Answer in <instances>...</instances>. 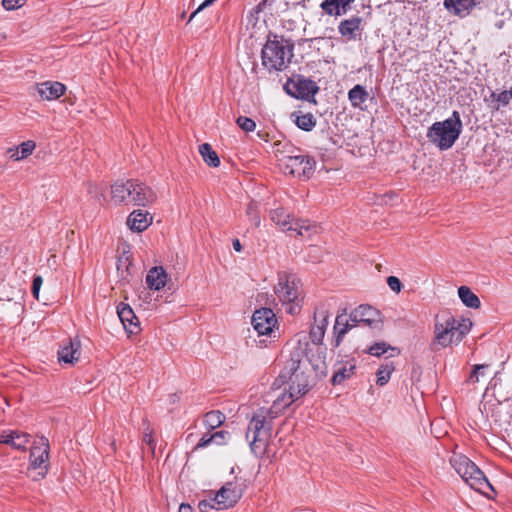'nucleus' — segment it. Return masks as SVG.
<instances>
[{
  "label": "nucleus",
  "mask_w": 512,
  "mask_h": 512,
  "mask_svg": "<svg viewBox=\"0 0 512 512\" xmlns=\"http://www.w3.org/2000/svg\"><path fill=\"white\" fill-rule=\"evenodd\" d=\"M307 349L308 342L303 343L299 340L298 346L284 363L274 385L278 382L288 383L289 388L302 397L311 388L310 369L317 375H326V348H318L317 356L308 354Z\"/></svg>",
  "instance_id": "obj_1"
},
{
  "label": "nucleus",
  "mask_w": 512,
  "mask_h": 512,
  "mask_svg": "<svg viewBox=\"0 0 512 512\" xmlns=\"http://www.w3.org/2000/svg\"><path fill=\"white\" fill-rule=\"evenodd\" d=\"M300 396L290 388L282 392L269 410L261 409L256 413L247 428L246 439L250 441L251 451L256 455L264 454L272 431V420Z\"/></svg>",
  "instance_id": "obj_2"
},
{
  "label": "nucleus",
  "mask_w": 512,
  "mask_h": 512,
  "mask_svg": "<svg viewBox=\"0 0 512 512\" xmlns=\"http://www.w3.org/2000/svg\"><path fill=\"white\" fill-rule=\"evenodd\" d=\"M111 200L116 205L146 206L156 200V194L144 183L127 180L111 186Z\"/></svg>",
  "instance_id": "obj_3"
},
{
  "label": "nucleus",
  "mask_w": 512,
  "mask_h": 512,
  "mask_svg": "<svg viewBox=\"0 0 512 512\" xmlns=\"http://www.w3.org/2000/svg\"><path fill=\"white\" fill-rule=\"evenodd\" d=\"M450 464L472 489L484 494L488 498H492L495 490L487 480L483 472L468 457L453 453L450 457Z\"/></svg>",
  "instance_id": "obj_4"
},
{
  "label": "nucleus",
  "mask_w": 512,
  "mask_h": 512,
  "mask_svg": "<svg viewBox=\"0 0 512 512\" xmlns=\"http://www.w3.org/2000/svg\"><path fill=\"white\" fill-rule=\"evenodd\" d=\"M462 121L458 111H453L451 117L444 121L435 122L427 131L428 140L440 150L451 148L462 132Z\"/></svg>",
  "instance_id": "obj_5"
},
{
  "label": "nucleus",
  "mask_w": 512,
  "mask_h": 512,
  "mask_svg": "<svg viewBox=\"0 0 512 512\" xmlns=\"http://www.w3.org/2000/svg\"><path fill=\"white\" fill-rule=\"evenodd\" d=\"M274 292L279 301L286 306L287 313L295 315L300 312L302 301L301 282L295 275L280 274Z\"/></svg>",
  "instance_id": "obj_6"
},
{
  "label": "nucleus",
  "mask_w": 512,
  "mask_h": 512,
  "mask_svg": "<svg viewBox=\"0 0 512 512\" xmlns=\"http://www.w3.org/2000/svg\"><path fill=\"white\" fill-rule=\"evenodd\" d=\"M293 57V45L283 38L268 40L262 49V63L268 70L281 71Z\"/></svg>",
  "instance_id": "obj_7"
},
{
  "label": "nucleus",
  "mask_w": 512,
  "mask_h": 512,
  "mask_svg": "<svg viewBox=\"0 0 512 512\" xmlns=\"http://www.w3.org/2000/svg\"><path fill=\"white\" fill-rule=\"evenodd\" d=\"M270 219L284 232H295L297 236L310 237L317 230L307 220H294L291 215L279 207L270 211Z\"/></svg>",
  "instance_id": "obj_8"
},
{
  "label": "nucleus",
  "mask_w": 512,
  "mask_h": 512,
  "mask_svg": "<svg viewBox=\"0 0 512 512\" xmlns=\"http://www.w3.org/2000/svg\"><path fill=\"white\" fill-rule=\"evenodd\" d=\"M315 160L309 156L298 154V155H286L281 152L279 158V166L285 174L292 175L294 177L310 178L314 172Z\"/></svg>",
  "instance_id": "obj_9"
},
{
  "label": "nucleus",
  "mask_w": 512,
  "mask_h": 512,
  "mask_svg": "<svg viewBox=\"0 0 512 512\" xmlns=\"http://www.w3.org/2000/svg\"><path fill=\"white\" fill-rule=\"evenodd\" d=\"M330 312L323 304L314 311V322L310 328L309 337L312 345L308 343L307 353L317 355L318 348H324L322 345L327 326L329 324Z\"/></svg>",
  "instance_id": "obj_10"
},
{
  "label": "nucleus",
  "mask_w": 512,
  "mask_h": 512,
  "mask_svg": "<svg viewBox=\"0 0 512 512\" xmlns=\"http://www.w3.org/2000/svg\"><path fill=\"white\" fill-rule=\"evenodd\" d=\"M49 441L45 437L36 439L30 449V468L37 470V476L42 479L46 476L49 469Z\"/></svg>",
  "instance_id": "obj_11"
},
{
  "label": "nucleus",
  "mask_w": 512,
  "mask_h": 512,
  "mask_svg": "<svg viewBox=\"0 0 512 512\" xmlns=\"http://www.w3.org/2000/svg\"><path fill=\"white\" fill-rule=\"evenodd\" d=\"M454 316L449 312H442L435 317L434 338L432 341V349L438 351L451 345V335L449 329L453 328Z\"/></svg>",
  "instance_id": "obj_12"
},
{
  "label": "nucleus",
  "mask_w": 512,
  "mask_h": 512,
  "mask_svg": "<svg viewBox=\"0 0 512 512\" xmlns=\"http://www.w3.org/2000/svg\"><path fill=\"white\" fill-rule=\"evenodd\" d=\"M243 492V483L228 482L217 492L213 501H215L218 510L227 509L237 503Z\"/></svg>",
  "instance_id": "obj_13"
},
{
  "label": "nucleus",
  "mask_w": 512,
  "mask_h": 512,
  "mask_svg": "<svg viewBox=\"0 0 512 512\" xmlns=\"http://www.w3.org/2000/svg\"><path fill=\"white\" fill-rule=\"evenodd\" d=\"M350 321L357 323L358 325L369 326L378 330L382 328L379 311L369 305H360L356 308L350 314Z\"/></svg>",
  "instance_id": "obj_14"
},
{
  "label": "nucleus",
  "mask_w": 512,
  "mask_h": 512,
  "mask_svg": "<svg viewBox=\"0 0 512 512\" xmlns=\"http://www.w3.org/2000/svg\"><path fill=\"white\" fill-rule=\"evenodd\" d=\"M285 90L293 97L308 99L318 92L319 87L310 79L298 77L296 80H288Z\"/></svg>",
  "instance_id": "obj_15"
},
{
  "label": "nucleus",
  "mask_w": 512,
  "mask_h": 512,
  "mask_svg": "<svg viewBox=\"0 0 512 512\" xmlns=\"http://www.w3.org/2000/svg\"><path fill=\"white\" fill-rule=\"evenodd\" d=\"M251 322L259 335H268L273 331L277 320L270 308H261L254 312Z\"/></svg>",
  "instance_id": "obj_16"
},
{
  "label": "nucleus",
  "mask_w": 512,
  "mask_h": 512,
  "mask_svg": "<svg viewBox=\"0 0 512 512\" xmlns=\"http://www.w3.org/2000/svg\"><path fill=\"white\" fill-rule=\"evenodd\" d=\"M36 91L42 100L52 101L65 93L66 86L58 81H45L36 85Z\"/></svg>",
  "instance_id": "obj_17"
},
{
  "label": "nucleus",
  "mask_w": 512,
  "mask_h": 512,
  "mask_svg": "<svg viewBox=\"0 0 512 512\" xmlns=\"http://www.w3.org/2000/svg\"><path fill=\"white\" fill-rule=\"evenodd\" d=\"M362 19L358 16H353L340 22L338 26L339 33L347 41L356 40L361 34Z\"/></svg>",
  "instance_id": "obj_18"
},
{
  "label": "nucleus",
  "mask_w": 512,
  "mask_h": 512,
  "mask_svg": "<svg viewBox=\"0 0 512 512\" xmlns=\"http://www.w3.org/2000/svg\"><path fill=\"white\" fill-rule=\"evenodd\" d=\"M81 343L78 339H70L68 344L58 351V360L66 364H74L80 357Z\"/></svg>",
  "instance_id": "obj_19"
},
{
  "label": "nucleus",
  "mask_w": 512,
  "mask_h": 512,
  "mask_svg": "<svg viewBox=\"0 0 512 512\" xmlns=\"http://www.w3.org/2000/svg\"><path fill=\"white\" fill-rule=\"evenodd\" d=\"M444 7L454 15L463 18L478 6L474 0H444Z\"/></svg>",
  "instance_id": "obj_20"
},
{
  "label": "nucleus",
  "mask_w": 512,
  "mask_h": 512,
  "mask_svg": "<svg viewBox=\"0 0 512 512\" xmlns=\"http://www.w3.org/2000/svg\"><path fill=\"white\" fill-rule=\"evenodd\" d=\"M117 313L124 328L129 330L130 333H135V329H138V319L132 308L128 304L120 303L117 307Z\"/></svg>",
  "instance_id": "obj_21"
},
{
  "label": "nucleus",
  "mask_w": 512,
  "mask_h": 512,
  "mask_svg": "<svg viewBox=\"0 0 512 512\" xmlns=\"http://www.w3.org/2000/svg\"><path fill=\"white\" fill-rule=\"evenodd\" d=\"M355 0H324L320 7L330 16H341L347 13L351 3Z\"/></svg>",
  "instance_id": "obj_22"
},
{
  "label": "nucleus",
  "mask_w": 512,
  "mask_h": 512,
  "mask_svg": "<svg viewBox=\"0 0 512 512\" xmlns=\"http://www.w3.org/2000/svg\"><path fill=\"white\" fill-rule=\"evenodd\" d=\"M151 220L148 212L134 210L127 219V225L132 231L142 232L151 224Z\"/></svg>",
  "instance_id": "obj_23"
},
{
  "label": "nucleus",
  "mask_w": 512,
  "mask_h": 512,
  "mask_svg": "<svg viewBox=\"0 0 512 512\" xmlns=\"http://www.w3.org/2000/svg\"><path fill=\"white\" fill-rule=\"evenodd\" d=\"M368 98L369 93L367 89L360 84L355 85L348 92V99L351 105L359 110H365L364 104L368 100Z\"/></svg>",
  "instance_id": "obj_24"
},
{
  "label": "nucleus",
  "mask_w": 512,
  "mask_h": 512,
  "mask_svg": "<svg viewBox=\"0 0 512 512\" xmlns=\"http://www.w3.org/2000/svg\"><path fill=\"white\" fill-rule=\"evenodd\" d=\"M167 274L163 267H153L146 276V283L149 288L160 290L166 285Z\"/></svg>",
  "instance_id": "obj_25"
},
{
  "label": "nucleus",
  "mask_w": 512,
  "mask_h": 512,
  "mask_svg": "<svg viewBox=\"0 0 512 512\" xmlns=\"http://www.w3.org/2000/svg\"><path fill=\"white\" fill-rule=\"evenodd\" d=\"M357 323H353L349 320H345L342 315H338L336 317L335 325H334V332L336 334L335 340H334V347H338L342 341V338L344 335L353 327H357Z\"/></svg>",
  "instance_id": "obj_26"
},
{
  "label": "nucleus",
  "mask_w": 512,
  "mask_h": 512,
  "mask_svg": "<svg viewBox=\"0 0 512 512\" xmlns=\"http://www.w3.org/2000/svg\"><path fill=\"white\" fill-rule=\"evenodd\" d=\"M355 369V365L351 362H346L345 364H341L338 368L335 369L332 376V384L340 385L346 379L350 378Z\"/></svg>",
  "instance_id": "obj_27"
},
{
  "label": "nucleus",
  "mask_w": 512,
  "mask_h": 512,
  "mask_svg": "<svg viewBox=\"0 0 512 512\" xmlns=\"http://www.w3.org/2000/svg\"><path fill=\"white\" fill-rule=\"evenodd\" d=\"M458 295L462 303L469 308L477 309L481 305L478 296L467 286H461L458 289Z\"/></svg>",
  "instance_id": "obj_28"
},
{
  "label": "nucleus",
  "mask_w": 512,
  "mask_h": 512,
  "mask_svg": "<svg viewBox=\"0 0 512 512\" xmlns=\"http://www.w3.org/2000/svg\"><path fill=\"white\" fill-rule=\"evenodd\" d=\"M199 153L201 154L204 162L210 167H218L220 159L217 153L212 149L208 143H203L199 146Z\"/></svg>",
  "instance_id": "obj_29"
},
{
  "label": "nucleus",
  "mask_w": 512,
  "mask_h": 512,
  "mask_svg": "<svg viewBox=\"0 0 512 512\" xmlns=\"http://www.w3.org/2000/svg\"><path fill=\"white\" fill-rule=\"evenodd\" d=\"M225 421V415L219 410H213L204 415L203 422L209 430H214Z\"/></svg>",
  "instance_id": "obj_30"
},
{
  "label": "nucleus",
  "mask_w": 512,
  "mask_h": 512,
  "mask_svg": "<svg viewBox=\"0 0 512 512\" xmlns=\"http://www.w3.org/2000/svg\"><path fill=\"white\" fill-rule=\"evenodd\" d=\"M28 443H29V435L24 432L17 431V430H13L11 440L6 441L7 445H10L12 448H14L16 450H22V451H24L26 449V446Z\"/></svg>",
  "instance_id": "obj_31"
},
{
  "label": "nucleus",
  "mask_w": 512,
  "mask_h": 512,
  "mask_svg": "<svg viewBox=\"0 0 512 512\" xmlns=\"http://www.w3.org/2000/svg\"><path fill=\"white\" fill-rule=\"evenodd\" d=\"M390 352V357H394L400 353V351L396 347H392L386 342H377L369 347L368 353L373 356H381L386 352Z\"/></svg>",
  "instance_id": "obj_32"
},
{
  "label": "nucleus",
  "mask_w": 512,
  "mask_h": 512,
  "mask_svg": "<svg viewBox=\"0 0 512 512\" xmlns=\"http://www.w3.org/2000/svg\"><path fill=\"white\" fill-rule=\"evenodd\" d=\"M394 371V366L392 363H386L381 365L376 373L377 380L376 383L379 386H384L388 383L391 373Z\"/></svg>",
  "instance_id": "obj_33"
},
{
  "label": "nucleus",
  "mask_w": 512,
  "mask_h": 512,
  "mask_svg": "<svg viewBox=\"0 0 512 512\" xmlns=\"http://www.w3.org/2000/svg\"><path fill=\"white\" fill-rule=\"evenodd\" d=\"M490 97L493 101L498 103L497 105L493 106V109L499 110L500 105L507 106L512 100V88L509 90H504L500 93L492 92Z\"/></svg>",
  "instance_id": "obj_34"
},
{
  "label": "nucleus",
  "mask_w": 512,
  "mask_h": 512,
  "mask_svg": "<svg viewBox=\"0 0 512 512\" xmlns=\"http://www.w3.org/2000/svg\"><path fill=\"white\" fill-rule=\"evenodd\" d=\"M295 123L304 131H311L316 125V120L311 113H307L296 116Z\"/></svg>",
  "instance_id": "obj_35"
},
{
  "label": "nucleus",
  "mask_w": 512,
  "mask_h": 512,
  "mask_svg": "<svg viewBox=\"0 0 512 512\" xmlns=\"http://www.w3.org/2000/svg\"><path fill=\"white\" fill-rule=\"evenodd\" d=\"M456 329L458 331V341H462L464 337L469 333V331L472 328V322L469 319H462L461 321H458L456 319Z\"/></svg>",
  "instance_id": "obj_36"
},
{
  "label": "nucleus",
  "mask_w": 512,
  "mask_h": 512,
  "mask_svg": "<svg viewBox=\"0 0 512 512\" xmlns=\"http://www.w3.org/2000/svg\"><path fill=\"white\" fill-rule=\"evenodd\" d=\"M246 214L249 216L250 220L253 222L255 227H259L261 220L257 210V205L255 202H250L246 209Z\"/></svg>",
  "instance_id": "obj_37"
},
{
  "label": "nucleus",
  "mask_w": 512,
  "mask_h": 512,
  "mask_svg": "<svg viewBox=\"0 0 512 512\" xmlns=\"http://www.w3.org/2000/svg\"><path fill=\"white\" fill-rule=\"evenodd\" d=\"M236 123L242 130H244L246 132H252L256 128V124H255L254 120H252L248 117L239 116L236 120Z\"/></svg>",
  "instance_id": "obj_38"
},
{
  "label": "nucleus",
  "mask_w": 512,
  "mask_h": 512,
  "mask_svg": "<svg viewBox=\"0 0 512 512\" xmlns=\"http://www.w3.org/2000/svg\"><path fill=\"white\" fill-rule=\"evenodd\" d=\"M19 148L21 150V158L25 159L33 153V151L36 148V144L32 140H28V141L22 142L19 145Z\"/></svg>",
  "instance_id": "obj_39"
},
{
  "label": "nucleus",
  "mask_w": 512,
  "mask_h": 512,
  "mask_svg": "<svg viewBox=\"0 0 512 512\" xmlns=\"http://www.w3.org/2000/svg\"><path fill=\"white\" fill-rule=\"evenodd\" d=\"M211 435H212L213 443H215L217 445L226 444L230 438V433L227 431H224V430L217 431Z\"/></svg>",
  "instance_id": "obj_40"
},
{
  "label": "nucleus",
  "mask_w": 512,
  "mask_h": 512,
  "mask_svg": "<svg viewBox=\"0 0 512 512\" xmlns=\"http://www.w3.org/2000/svg\"><path fill=\"white\" fill-rule=\"evenodd\" d=\"M488 367V365L485 364H476L473 366V369L470 373L469 380L473 383H477L479 381L480 375H483L481 370H484Z\"/></svg>",
  "instance_id": "obj_41"
},
{
  "label": "nucleus",
  "mask_w": 512,
  "mask_h": 512,
  "mask_svg": "<svg viewBox=\"0 0 512 512\" xmlns=\"http://www.w3.org/2000/svg\"><path fill=\"white\" fill-rule=\"evenodd\" d=\"M42 284H43L42 276L35 275L33 278V283H32V294L36 300L39 299V292H40V288H41Z\"/></svg>",
  "instance_id": "obj_42"
},
{
  "label": "nucleus",
  "mask_w": 512,
  "mask_h": 512,
  "mask_svg": "<svg viewBox=\"0 0 512 512\" xmlns=\"http://www.w3.org/2000/svg\"><path fill=\"white\" fill-rule=\"evenodd\" d=\"M26 0H2V5L6 10H15L22 7Z\"/></svg>",
  "instance_id": "obj_43"
},
{
  "label": "nucleus",
  "mask_w": 512,
  "mask_h": 512,
  "mask_svg": "<svg viewBox=\"0 0 512 512\" xmlns=\"http://www.w3.org/2000/svg\"><path fill=\"white\" fill-rule=\"evenodd\" d=\"M387 284H388L389 288L396 293H399L402 289V283L395 276H389L387 278Z\"/></svg>",
  "instance_id": "obj_44"
},
{
  "label": "nucleus",
  "mask_w": 512,
  "mask_h": 512,
  "mask_svg": "<svg viewBox=\"0 0 512 512\" xmlns=\"http://www.w3.org/2000/svg\"><path fill=\"white\" fill-rule=\"evenodd\" d=\"M215 501L212 500H202L198 503V508L201 512H208L211 509L216 508L215 507Z\"/></svg>",
  "instance_id": "obj_45"
},
{
  "label": "nucleus",
  "mask_w": 512,
  "mask_h": 512,
  "mask_svg": "<svg viewBox=\"0 0 512 512\" xmlns=\"http://www.w3.org/2000/svg\"><path fill=\"white\" fill-rule=\"evenodd\" d=\"M7 154L9 155V157L15 161H20L22 160L23 158H21V150L18 147H13V148H9L7 150Z\"/></svg>",
  "instance_id": "obj_46"
},
{
  "label": "nucleus",
  "mask_w": 512,
  "mask_h": 512,
  "mask_svg": "<svg viewBox=\"0 0 512 512\" xmlns=\"http://www.w3.org/2000/svg\"><path fill=\"white\" fill-rule=\"evenodd\" d=\"M212 443H213L212 435L205 434L202 436V438L196 445V449L207 447L208 445H210Z\"/></svg>",
  "instance_id": "obj_47"
},
{
  "label": "nucleus",
  "mask_w": 512,
  "mask_h": 512,
  "mask_svg": "<svg viewBox=\"0 0 512 512\" xmlns=\"http://www.w3.org/2000/svg\"><path fill=\"white\" fill-rule=\"evenodd\" d=\"M216 0H205L191 15H190V18H189V21H191L195 15L200 12L201 10H203L204 8L212 5Z\"/></svg>",
  "instance_id": "obj_48"
},
{
  "label": "nucleus",
  "mask_w": 512,
  "mask_h": 512,
  "mask_svg": "<svg viewBox=\"0 0 512 512\" xmlns=\"http://www.w3.org/2000/svg\"><path fill=\"white\" fill-rule=\"evenodd\" d=\"M456 318L454 317V325H453V328L449 329V334L451 335V343H455V344H458L460 343L461 341H458L457 340V337H458V331L456 329Z\"/></svg>",
  "instance_id": "obj_49"
},
{
  "label": "nucleus",
  "mask_w": 512,
  "mask_h": 512,
  "mask_svg": "<svg viewBox=\"0 0 512 512\" xmlns=\"http://www.w3.org/2000/svg\"><path fill=\"white\" fill-rule=\"evenodd\" d=\"M8 304L11 305L13 311L17 314H20L23 312L24 310V306L19 303V302H11V301H8Z\"/></svg>",
  "instance_id": "obj_50"
},
{
  "label": "nucleus",
  "mask_w": 512,
  "mask_h": 512,
  "mask_svg": "<svg viewBox=\"0 0 512 512\" xmlns=\"http://www.w3.org/2000/svg\"><path fill=\"white\" fill-rule=\"evenodd\" d=\"M143 441L150 447L152 452H154L155 444H154L153 437L150 434H145L143 437Z\"/></svg>",
  "instance_id": "obj_51"
},
{
  "label": "nucleus",
  "mask_w": 512,
  "mask_h": 512,
  "mask_svg": "<svg viewBox=\"0 0 512 512\" xmlns=\"http://www.w3.org/2000/svg\"><path fill=\"white\" fill-rule=\"evenodd\" d=\"M11 437H12V431L3 432V434L0 436V444H6V441L11 440Z\"/></svg>",
  "instance_id": "obj_52"
},
{
  "label": "nucleus",
  "mask_w": 512,
  "mask_h": 512,
  "mask_svg": "<svg viewBox=\"0 0 512 512\" xmlns=\"http://www.w3.org/2000/svg\"><path fill=\"white\" fill-rule=\"evenodd\" d=\"M178 512H193V510L189 504L182 503L179 507Z\"/></svg>",
  "instance_id": "obj_53"
},
{
  "label": "nucleus",
  "mask_w": 512,
  "mask_h": 512,
  "mask_svg": "<svg viewBox=\"0 0 512 512\" xmlns=\"http://www.w3.org/2000/svg\"><path fill=\"white\" fill-rule=\"evenodd\" d=\"M232 245L235 251L240 252L242 250V245L239 239H234Z\"/></svg>",
  "instance_id": "obj_54"
},
{
  "label": "nucleus",
  "mask_w": 512,
  "mask_h": 512,
  "mask_svg": "<svg viewBox=\"0 0 512 512\" xmlns=\"http://www.w3.org/2000/svg\"><path fill=\"white\" fill-rule=\"evenodd\" d=\"M125 264L121 259L118 260L117 269L120 270L121 266Z\"/></svg>",
  "instance_id": "obj_55"
},
{
  "label": "nucleus",
  "mask_w": 512,
  "mask_h": 512,
  "mask_svg": "<svg viewBox=\"0 0 512 512\" xmlns=\"http://www.w3.org/2000/svg\"><path fill=\"white\" fill-rule=\"evenodd\" d=\"M5 39V35L0 33V42L3 41Z\"/></svg>",
  "instance_id": "obj_56"
},
{
  "label": "nucleus",
  "mask_w": 512,
  "mask_h": 512,
  "mask_svg": "<svg viewBox=\"0 0 512 512\" xmlns=\"http://www.w3.org/2000/svg\"><path fill=\"white\" fill-rule=\"evenodd\" d=\"M474 1L480 5V4H482L485 0H474Z\"/></svg>",
  "instance_id": "obj_57"
},
{
  "label": "nucleus",
  "mask_w": 512,
  "mask_h": 512,
  "mask_svg": "<svg viewBox=\"0 0 512 512\" xmlns=\"http://www.w3.org/2000/svg\"><path fill=\"white\" fill-rule=\"evenodd\" d=\"M88 191H89V193H90V194H92V193H93V191H92V186H90V187H89V190H88Z\"/></svg>",
  "instance_id": "obj_58"
},
{
  "label": "nucleus",
  "mask_w": 512,
  "mask_h": 512,
  "mask_svg": "<svg viewBox=\"0 0 512 512\" xmlns=\"http://www.w3.org/2000/svg\"><path fill=\"white\" fill-rule=\"evenodd\" d=\"M125 270H126V272H128V270H129V266L128 265L125 266Z\"/></svg>",
  "instance_id": "obj_59"
}]
</instances>
